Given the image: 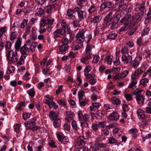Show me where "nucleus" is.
Returning <instances> with one entry per match:
<instances>
[{
	"label": "nucleus",
	"instance_id": "nucleus-1",
	"mask_svg": "<svg viewBox=\"0 0 151 151\" xmlns=\"http://www.w3.org/2000/svg\"><path fill=\"white\" fill-rule=\"evenodd\" d=\"M115 14L114 10H111L104 19V23L103 24L104 27H106L107 26V24L110 22L108 24V27L112 29L116 27L115 25L118 22L120 16L119 14H117L115 16Z\"/></svg>",
	"mask_w": 151,
	"mask_h": 151
},
{
	"label": "nucleus",
	"instance_id": "nucleus-2",
	"mask_svg": "<svg viewBox=\"0 0 151 151\" xmlns=\"http://www.w3.org/2000/svg\"><path fill=\"white\" fill-rule=\"evenodd\" d=\"M6 58L8 62L10 63H13L17 62L18 59L16 50L9 51L6 55Z\"/></svg>",
	"mask_w": 151,
	"mask_h": 151
},
{
	"label": "nucleus",
	"instance_id": "nucleus-3",
	"mask_svg": "<svg viewBox=\"0 0 151 151\" xmlns=\"http://www.w3.org/2000/svg\"><path fill=\"white\" fill-rule=\"evenodd\" d=\"M55 21L54 19H50L49 18L48 16L46 17H45L43 18L40 21V27L41 28L42 27H44L45 24H52Z\"/></svg>",
	"mask_w": 151,
	"mask_h": 151
},
{
	"label": "nucleus",
	"instance_id": "nucleus-4",
	"mask_svg": "<svg viewBox=\"0 0 151 151\" xmlns=\"http://www.w3.org/2000/svg\"><path fill=\"white\" fill-rule=\"evenodd\" d=\"M144 14V12H140L137 13L136 17H133L131 20V23L133 24L134 26L136 23L141 20Z\"/></svg>",
	"mask_w": 151,
	"mask_h": 151
},
{
	"label": "nucleus",
	"instance_id": "nucleus-5",
	"mask_svg": "<svg viewBox=\"0 0 151 151\" xmlns=\"http://www.w3.org/2000/svg\"><path fill=\"white\" fill-rule=\"evenodd\" d=\"M131 20L130 21L127 20L125 18H123L120 21V22L122 23L124 25V27L122 28L121 29V31H125L129 27L130 25L133 26V24L130 22Z\"/></svg>",
	"mask_w": 151,
	"mask_h": 151
},
{
	"label": "nucleus",
	"instance_id": "nucleus-6",
	"mask_svg": "<svg viewBox=\"0 0 151 151\" xmlns=\"http://www.w3.org/2000/svg\"><path fill=\"white\" fill-rule=\"evenodd\" d=\"M86 139L84 136L80 137L77 138L76 145L79 147L78 148H82L84 147L86 143Z\"/></svg>",
	"mask_w": 151,
	"mask_h": 151
},
{
	"label": "nucleus",
	"instance_id": "nucleus-7",
	"mask_svg": "<svg viewBox=\"0 0 151 151\" xmlns=\"http://www.w3.org/2000/svg\"><path fill=\"white\" fill-rule=\"evenodd\" d=\"M49 116L51 120L54 121L53 123L61 122V119L58 118V116L56 112L53 111H51L49 113Z\"/></svg>",
	"mask_w": 151,
	"mask_h": 151
},
{
	"label": "nucleus",
	"instance_id": "nucleus-8",
	"mask_svg": "<svg viewBox=\"0 0 151 151\" xmlns=\"http://www.w3.org/2000/svg\"><path fill=\"white\" fill-rule=\"evenodd\" d=\"M114 6V3L112 1H104L101 4L100 8L101 10L103 11L106 8H111Z\"/></svg>",
	"mask_w": 151,
	"mask_h": 151
},
{
	"label": "nucleus",
	"instance_id": "nucleus-9",
	"mask_svg": "<svg viewBox=\"0 0 151 151\" xmlns=\"http://www.w3.org/2000/svg\"><path fill=\"white\" fill-rule=\"evenodd\" d=\"M124 0H121L120 1L117 3V4L118 6L117 9L118 10L122 12L126 9H126V8L127 7V5L124 4ZM127 9L129 10L130 9V8H129Z\"/></svg>",
	"mask_w": 151,
	"mask_h": 151
},
{
	"label": "nucleus",
	"instance_id": "nucleus-10",
	"mask_svg": "<svg viewBox=\"0 0 151 151\" xmlns=\"http://www.w3.org/2000/svg\"><path fill=\"white\" fill-rule=\"evenodd\" d=\"M75 10H76V12H77L78 17L81 20L83 19L86 17V14L85 11L79 10V8L78 7L75 8Z\"/></svg>",
	"mask_w": 151,
	"mask_h": 151
},
{
	"label": "nucleus",
	"instance_id": "nucleus-11",
	"mask_svg": "<svg viewBox=\"0 0 151 151\" xmlns=\"http://www.w3.org/2000/svg\"><path fill=\"white\" fill-rule=\"evenodd\" d=\"M128 73V70H125L123 71L121 74L118 73L116 74L114 77V79L117 80L125 78L127 76Z\"/></svg>",
	"mask_w": 151,
	"mask_h": 151
},
{
	"label": "nucleus",
	"instance_id": "nucleus-12",
	"mask_svg": "<svg viewBox=\"0 0 151 151\" xmlns=\"http://www.w3.org/2000/svg\"><path fill=\"white\" fill-rule=\"evenodd\" d=\"M119 117L118 114L116 112H113L110 114L108 116L107 119L109 120L108 122L111 121H116Z\"/></svg>",
	"mask_w": 151,
	"mask_h": 151
},
{
	"label": "nucleus",
	"instance_id": "nucleus-13",
	"mask_svg": "<svg viewBox=\"0 0 151 151\" xmlns=\"http://www.w3.org/2000/svg\"><path fill=\"white\" fill-rule=\"evenodd\" d=\"M122 59L123 62L128 64L131 63L132 60V57L129 55L127 56L125 55H123L122 56Z\"/></svg>",
	"mask_w": 151,
	"mask_h": 151
},
{
	"label": "nucleus",
	"instance_id": "nucleus-14",
	"mask_svg": "<svg viewBox=\"0 0 151 151\" xmlns=\"http://www.w3.org/2000/svg\"><path fill=\"white\" fill-rule=\"evenodd\" d=\"M143 72V71L140 68H138L134 71V75H132V80L134 81L137 77L141 75Z\"/></svg>",
	"mask_w": 151,
	"mask_h": 151
},
{
	"label": "nucleus",
	"instance_id": "nucleus-15",
	"mask_svg": "<svg viewBox=\"0 0 151 151\" xmlns=\"http://www.w3.org/2000/svg\"><path fill=\"white\" fill-rule=\"evenodd\" d=\"M136 100L137 103L139 105H142L145 100V96H144L141 94H137L136 97Z\"/></svg>",
	"mask_w": 151,
	"mask_h": 151
},
{
	"label": "nucleus",
	"instance_id": "nucleus-16",
	"mask_svg": "<svg viewBox=\"0 0 151 151\" xmlns=\"http://www.w3.org/2000/svg\"><path fill=\"white\" fill-rule=\"evenodd\" d=\"M20 51L22 55H27L29 53V50L26 45L22 47Z\"/></svg>",
	"mask_w": 151,
	"mask_h": 151
},
{
	"label": "nucleus",
	"instance_id": "nucleus-17",
	"mask_svg": "<svg viewBox=\"0 0 151 151\" xmlns=\"http://www.w3.org/2000/svg\"><path fill=\"white\" fill-rule=\"evenodd\" d=\"M138 60V57H136L133 60H132L131 62V66L134 68H137L139 63V62Z\"/></svg>",
	"mask_w": 151,
	"mask_h": 151
},
{
	"label": "nucleus",
	"instance_id": "nucleus-18",
	"mask_svg": "<svg viewBox=\"0 0 151 151\" xmlns=\"http://www.w3.org/2000/svg\"><path fill=\"white\" fill-rule=\"evenodd\" d=\"M94 145L96 147L101 148H105L106 147V143H103L100 142H95Z\"/></svg>",
	"mask_w": 151,
	"mask_h": 151
},
{
	"label": "nucleus",
	"instance_id": "nucleus-19",
	"mask_svg": "<svg viewBox=\"0 0 151 151\" xmlns=\"http://www.w3.org/2000/svg\"><path fill=\"white\" fill-rule=\"evenodd\" d=\"M67 29L62 28V29H59V32L61 35L63 36H66L67 32H69V30H66Z\"/></svg>",
	"mask_w": 151,
	"mask_h": 151
},
{
	"label": "nucleus",
	"instance_id": "nucleus-20",
	"mask_svg": "<svg viewBox=\"0 0 151 151\" xmlns=\"http://www.w3.org/2000/svg\"><path fill=\"white\" fill-rule=\"evenodd\" d=\"M62 28H66L67 30H70V28L69 25L66 23V21L64 20H63L61 23Z\"/></svg>",
	"mask_w": 151,
	"mask_h": 151
},
{
	"label": "nucleus",
	"instance_id": "nucleus-21",
	"mask_svg": "<svg viewBox=\"0 0 151 151\" xmlns=\"http://www.w3.org/2000/svg\"><path fill=\"white\" fill-rule=\"evenodd\" d=\"M118 35L116 33H113L109 34L107 37L109 40H114L117 36Z\"/></svg>",
	"mask_w": 151,
	"mask_h": 151
},
{
	"label": "nucleus",
	"instance_id": "nucleus-22",
	"mask_svg": "<svg viewBox=\"0 0 151 151\" xmlns=\"http://www.w3.org/2000/svg\"><path fill=\"white\" fill-rule=\"evenodd\" d=\"M56 135L58 139V140L60 142L62 140V139H63V138H64V137H65L64 135L62 132H57Z\"/></svg>",
	"mask_w": 151,
	"mask_h": 151
},
{
	"label": "nucleus",
	"instance_id": "nucleus-23",
	"mask_svg": "<svg viewBox=\"0 0 151 151\" xmlns=\"http://www.w3.org/2000/svg\"><path fill=\"white\" fill-rule=\"evenodd\" d=\"M21 41L20 38H18L17 40L15 45V47L16 50H18L21 46Z\"/></svg>",
	"mask_w": 151,
	"mask_h": 151
},
{
	"label": "nucleus",
	"instance_id": "nucleus-24",
	"mask_svg": "<svg viewBox=\"0 0 151 151\" xmlns=\"http://www.w3.org/2000/svg\"><path fill=\"white\" fill-rule=\"evenodd\" d=\"M112 103L116 105H118L121 104V101L116 97H114L112 99Z\"/></svg>",
	"mask_w": 151,
	"mask_h": 151
},
{
	"label": "nucleus",
	"instance_id": "nucleus-25",
	"mask_svg": "<svg viewBox=\"0 0 151 151\" xmlns=\"http://www.w3.org/2000/svg\"><path fill=\"white\" fill-rule=\"evenodd\" d=\"M85 33V31L83 30L79 32L76 35V38H85V37L84 36Z\"/></svg>",
	"mask_w": 151,
	"mask_h": 151
},
{
	"label": "nucleus",
	"instance_id": "nucleus-26",
	"mask_svg": "<svg viewBox=\"0 0 151 151\" xmlns=\"http://www.w3.org/2000/svg\"><path fill=\"white\" fill-rule=\"evenodd\" d=\"M53 35L54 39L60 37L61 35L59 32V30L58 29L56 30L53 33Z\"/></svg>",
	"mask_w": 151,
	"mask_h": 151
},
{
	"label": "nucleus",
	"instance_id": "nucleus-27",
	"mask_svg": "<svg viewBox=\"0 0 151 151\" xmlns=\"http://www.w3.org/2000/svg\"><path fill=\"white\" fill-rule=\"evenodd\" d=\"M20 123H17L14 125V131L16 133H18L20 132L19 128L21 127Z\"/></svg>",
	"mask_w": 151,
	"mask_h": 151
},
{
	"label": "nucleus",
	"instance_id": "nucleus-28",
	"mask_svg": "<svg viewBox=\"0 0 151 151\" xmlns=\"http://www.w3.org/2000/svg\"><path fill=\"white\" fill-rule=\"evenodd\" d=\"M100 17V16L98 15L94 17L93 18H91L90 20L91 22L95 23L99 21Z\"/></svg>",
	"mask_w": 151,
	"mask_h": 151
},
{
	"label": "nucleus",
	"instance_id": "nucleus-29",
	"mask_svg": "<svg viewBox=\"0 0 151 151\" xmlns=\"http://www.w3.org/2000/svg\"><path fill=\"white\" fill-rule=\"evenodd\" d=\"M145 4L144 3L141 4L140 5L139 4V6L137 8L138 10L140 12H144V10L145 9Z\"/></svg>",
	"mask_w": 151,
	"mask_h": 151
},
{
	"label": "nucleus",
	"instance_id": "nucleus-30",
	"mask_svg": "<svg viewBox=\"0 0 151 151\" xmlns=\"http://www.w3.org/2000/svg\"><path fill=\"white\" fill-rule=\"evenodd\" d=\"M59 50L61 51H65L67 50L68 48V45H62L59 47Z\"/></svg>",
	"mask_w": 151,
	"mask_h": 151
},
{
	"label": "nucleus",
	"instance_id": "nucleus-31",
	"mask_svg": "<svg viewBox=\"0 0 151 151\" xmlns=\"http://www.w3.org/2000/svg\"><path fill=\"white\" fill-rule=\"evenodd\" d=\"M149 81V80L147 78H143L140 81V83L143 86H145L146 83Z\"/></svg>",
	"mask_w": 151,
	"mask_h": 151
},
{
	"label": "nucleus",
	"instance_id": "nucleus-32",
	"mask_svg": "<svg viewBox=\"0 0 151 151\" xmlns=\"http://www.w3.org/2000/svg\"><path fill=\"white\" fill-rule=\"evenodd\" d=\"M76 42L77 43H80L81 44V46L82 47L83 45V44H82V43L85 40V38H76Z\"/></svg>",
	"mask_w": 151,
	"mask_h": 151
},
{
	"label": "nucleus",
	"instance_id": "nucleus-33",
	"mask_svg": "<svg viewBox=\"0 0 151 151\" xmlns=\"http://www.w3.org/2000/svg\"><path fill=\"white\" fill-rule=\"evenodd\" d=\"M6 43L5 45L6 50H9L11 47L12 43L9 41H6Z\"/></svg>",
	"mask_w": 151,
	"mask_h": 151
},
{
	"label": "nucleus",
	"instance_id": "nucleus-34",
	"mask_svg": "<svg viewBox=\"0 0 151 151\" xmlns=\"http://www.w3.org/2000/svg\"><path fill=\"white\" fill-rule=\"evenodd\" d=\"M33 43V42L31 43V41L30 40H28L27 41L26 43L24 45H26L27 48H28L29 49H30V47L32 46Z\"/></svg>",
	"mask_w": 151,
	"mask_h": 151
},
{
	"label": "nucleus",
	"instance_id": "nucleus-35",
	"mask_svg": "<svg viewBox=\"0 0 151 151\" xmlns=\"http://www.w3.org/2000/svg\"><path fill=\"white\" fill-rule=\"evenodd\" d=\"M76 10H75V9L74 10L71 9H69L67 11V15L69 17H72L73 16V14L76 12Z\"/></svg>",
	"mask_w": 151,
	"mask_h": 151
},
{
	"label": "nucleus",
	"instance_id": "nucleus-36",
	"mask_svg": "<svg viewBox=\"0 0 151 151\" xmlns=\"http://www.w3.org/2000/svg\"><path fill=\"white\" fill-rule=\"evenodd\" d=\"M17 33L16 32H14L11 33L10 35V39L11 40H14L17 37Z\"/></svg>",
	"mask_w": 151,
	"mask_h": 151
},
{
	"label": "nucleus",
	"instance_id": "nucleus-37",
	"mask_svg": "<svg viewBox=\"0 0 151 151\" xmlns=\"http://www.w3.org/2000/svg\"><path fill=\"white\" fill-rule=\"evenodd\" d=\"M7 30L6 27L0 28V37H1L4 33H5Z\"/></svg>",
	"mask_w": 151,
	"mask_h": 151
},
{
	"label": "nucleus",
	"instance_id": "nucleus-38",
	"mask_svg": "<svg viewBox=\"0 0 151 151\" xmlns=\"http://www.w3.org/2000/svg\"><path fill=\"white\" fill-rule=\"evenodd\" d=\"M132 81L130 83V85L128 86V88H130L132 89H134V87L135 86V85L137 84V81H134L132 80Z\"/></svg>",
	"mask_w": 151,
	"mask_h": 151
},
{
	"label": "nucleus",
	"instance_id": "nucleus-39",
	"mask_svg": "<svg viewBox=\"0 0 151 151\" xmlns=\"http://www.w3.org/2000/svg\"><path fill=\"white\" fill-rule=\"evenodd\" d=\"M72 23L74 27L76 28L80 27L81 24L79 21L76 20L73 21Z\"/></svg>",
	"mask_w": 151,
	"mask_h": 151
},
{
	"label": "nucleus",
	"instance_id": "nucleus-40",
	"mask_svg": "<svg viewBox=\"0 0 151 151\" xmlns=\"http://www.w3.org/2000/svg\"><path fill=\"white\" fill-rule=\"evenodd\" d=\"M96 9V7L94 5H91L88 9L89 13L91 14L94 12Z\"/></svg>",
	"mask_w": 151,
	"mask_h": 151
},
{
	"label": "nucleus",
	"instance_id": "nucleus-41",
	"mask_svg": "<svg viewBox=\"0 0 151 151\" xmlns=\"http://www.w3.org/2000/svg\"><path fill=\"white\" fill-rule=\"evenodd\" d=\"M84 75L87 78H94L95 77V75L94 74H91L88 73H85Z\"/></svg>",
	"mask_w": 151,
	"mask_h": 151
},
{
	"label": "nucleus",
	"instance_id": "nucleus-42",
	"mask_svg": "<svg viewBox=\"0 0 151 151\" xmlns=\"http://www.w3.org/2000/svg\"><path fill=\"white\" fill-rule=\"evenodd\" d=\"M31 114L29 113L25 112L23 114V118L24 120H26L30 117Z\"/></svg>",
	"mask_w": 151,
	"mask_h": 151
},
{
	"label": "nucleus",
	"instance_id": "nucleus-43",
	"mask_svg": "<svg viewBox=\"0 0 151 151\" xmlns=\"http://www.w3.org/2000/svg\"><path fill=\"white\" fill-rule=\"evenodd\" d=\"M65 120L68 122H72V123H76V122L73 120V118L71 116H67L65 118Z\"/></svg>",
	"mask_w": 151,
	"mask_h": 151
},
{
	"label": "nucleus",
	"instance_id": "nucleus-44",
	"mask_svg": "<svg viewBox=\"0 0 151 151\" xmlns=\"http://www.w3.org/2000/svg\"><path fill=\"white\" fill-rule=\"evenodd\" d=\"M34 124L35 123H24V126L26 129H31Z\"/></svg>",
	"mask_w": 151,
	"mask_h": 151
},
{
	"label": "nucleus",
	"instance_id": "nucleus-45",
	"mask_svg": "<svg viewBox=\"0 0 151 151\" xmlns=\"http://www.w3.org/2000/svg\"><path fill=\"white\" fill-rule=\"evenodd\" d=\"M28 95L30 96L33 97L35 94V92L30 89L29 91H27Z\"/></svg>",
	"mask_w": 151,
	"mask_h": 151
},
{
	"label": "nucleus",
	"instance_id": "nucleus-46",
	"mask_svg": "<svg viewBox=\"0 0 151 151\" xmlns=\"http://www.w3.org/2000/svg\"><path fill=\"white\" fill-rule=\"evenodd\" d=\"M28 21V20L26 19H24L23 20L21 24V28H23L25 26L27 25Z\"/></svg>",
	"mask_w": 151,
	"mask_h": 151
},
{
	"label": "nucleus",
	"instance_id": "nucleus-47",
	"mask_svg": "<svg viewBox=\"0 0 151 151\" xmlns=\"http://www.w3.org/2000/svg\"><path fill=\"white\" fill-rule=\"evenodd\" d=\"M151 18V9L150 8L149 10L147 12V17L146 18V20H149Z\"/></svg>",
	"mask_w": 151,
	"mask_h": 151
},
{
	"label": "nucleus",
	"instance_id": "nucleus-48",
	"mask_svg": "<svg viewBox=\"0 0 151 151\" xmlns=\"http://www.w3.org/2000/svg\"><path fill=\"white\" fill-rule=\"evenodd\" d=\"M111 56H108L106 58V61L108 64L110 65L111 64L112 62V58Z\"/></svg>",
	"mask_w": 151,
	"mask_h": 151
},
{
	"label": "nucleus",
	"instance_id": "nucleus-49",
	"mask_svg": "<svg viewBox=\"0 0 151 151\" xmlns=\"http://www.w3.org/2000/svg\"><path fill=\"white\" fill-rule=\"evenodd\" d=\"M69 123H65L63 127L64 129L65 130L67 131H69L70 130V126Z\"/></svg>",
	"mask_w": 151,
	"mask_h": 151
},
{
	"label": "nucleus",
	"instance_id": "nucleus-50",
	"mask_svg": "<svg viewBox=\"0 0 151 151\" xmlns=\"http://www.w3.org/2000/svg\"><path fill=\"white\" fill-rule=\"evenodd\" d=\"M61 42L63 45H68L69 40L66 38H63Z\"/></svg>",
	"mask_w": 151,
	"mask_h": 151
},
{
	"label": "nucleus",
	"instance_id": "nucleus-51",
	"mask_svg": "<svg viewBox=\"0 0 151 151\" xmlns=\"http://www.w3.org/2000/svg\"><path fill=\"white\" fill-rule=\"evenodd\" d=\"M136 28L135 27H131L130 28V30L129 32V34L130 35H132L136 31Z\"/></svg>",
	"mask_w": 151,
	"mask_h": 151
},
{
	"label": "nucleus",
	"instance_id": "nucleus-52",
	"mask_svg": "<svg viewBox=\"0 0 151 151\" xmlns=\"http://www.w3.org/2000/svg\"><path fill=\"white\" fill-rule=\"evenodd\" d=\"M66 36L69 37L70 38V40L71 41L74 39V35L69 31V32H67Z\"/></svg>",
	"mask_w": 151,
	"mask_h": 151
},
{
	"label": "nucleus",
	"instance_id": "nucleus-53",
	"mask_svg": "<svg viewBox=\"0 0 151 151\" xmlns=\"http://www.w3.org/2000/svg\"><path fill=\"white\" fill-rule=\"evenodd\" d=\"M88 101L87 99H84V100L81 101H79L80 105L81 106H84L86 104V101Z\"/></svg>",
	"mask_w": 151,
	"mask_h": 151
},
{
	"label": "nucleus",
	"instance_id": "nucleus-54",
	"mask_svg": "<svg viewBox=\"0 0 151 151\" xmlns=\"http://www.w3.org/2000/svg\"><path fill=\"white\" fill-rule=\"evenodd\" d=\"M90 116L88 114H86L83 116V119L86 122H88L89 120Z\"/></svg>",
	"mask_w": 151,
	"mask_h": 151
},
{
	"label": "nucleus",
	"instance_id": "nucleus-55",
	"mask_svg": "<svg viewBox=\"0 0 151 151\" xmlns=\"http://www.w3.org/2000/svg\"><path fill=\"white\" fill-rule=\"evenodd\" d=\"M150 29L149 27H145L143 30V34L144 35H147L150 31Z\"/></svg>",
	"mask_w": 151,
	"mask_h": 151
},
{
	"label": "nucleus",
	"instance_id": "nucleus-56",
	"mask_svg": "<svg viewBox=\"0 0 151 151\" xmlns=\"http://www.w3.org/2000/svg\"><path fill=\"white\" fill-rule=\"evenodd\" d=\"M61 143H63L64 144H66L69 142V139L67 136H65L63 139L61 141Z\"/></svg>",
	"mask_w": 151,
	"mask_h": 151
},
{
	"label": "nucleus",
	"instance_id": "nucleus-57",
	"mask_svg": "<svg viewBox=\"0 0 151 151\" xmlns=\"http://www.w3.org/2000/svg\"><path fill=\"white\" fill-rule=\"evenodd\" d=\"M50 104V106H51V105L52 106L51 107H53L54 109H56L58 107V105H57L56 103L53 100L51 101Z\"/></svg>",
	"mask_w": 151,
	"mask_h": 151
},
{
	"label": "nucleus",
	"instance_id": "nucleus-58",
	"mask_svg": "<svg viewBox=\"0 0 151 151\" xmlns=\"http://www.w3.org/2000/svg\"><path fill=\"white\" fill-rule=\"evenodd\" d=\"M85 91L82 90H80L78 93V96L80 97H84Z\"/></svg>",
	"mask_w": 151,
	"mask_h": 151
},
{
	"label": "nucleus",
	"instance_id": "nucleus-59",
	"mask_svg": "<svg viewBox=\"0 0 151 151\" xmlns=\"http://www.w3.org/2000/svg\"><path fill=\"white\" fill-rule=\"evenodd\" d=\"M109 144H112L117 142V141L114 138H110L109 140Z\"/></svg>",
	"mask_w": 151,
	"mask_h": 151
},
{
	"label": "nucleus",
	"instance_id": "nucleus-60",
	"mask_svg": "<svg viewBox=\"0 0 151 151\" xmlns=\"http://www.w3.org/2000/svg\"><path fill=\"white\" fill-rule=\"evenodd\" d=\"M58 102L61 105L64 106L65 105V102L63 100H58Z\"/></svg>",
	"mask_w": 151,
	"mask_h": 151
},
{
	"label": "nucleus",
	"instance_id": "nucleus-61",
	"mask_svg": "<svg viewBox=\"0 0 151 151\" xmlns=\"http://www.w3.org/2000/svg\"><path fill=\"white\" fill-rule=\"evenodd\" d=\"M124 96L128 101H130L132 99L131 95L130 94H125Z\"/></svg>",
	"mask_w": 151,
	"mask_h": 151
},
{
	"label": "nucleus",
	"instance_id": "nucleus-62",
	"mask_svg": "<svg viewBox=\"0 0 151 151\" xmlns=\"http://www.w3.org/2000/svg\"><path fill=\"white\" fill-rule=\"evenodd\" d=\"M49 144L50 146L52 147H56V145H55V143L54 141L53 140H51L49 142Z\"/></svg>",
	"mask_w": 151,
	"mask_h": 151
},
{
	"label": "nucleus",
	"instance_id": "nucleus-63",
	"mask_svg": "<svg viewBox=\"0 0 151 151\" xmlns=\"http://www.w3.org/2000/svg\"><path fill=\"white\" fill-rule=\"evenodd\" d=\"M90 149V151H91V150H92V151H98L99 150L98 147H96L93 146H91Z\"/></svg>",
	"mask_w": 151,
	"mask_h": 151
},
{
	"label": "nucleus",
	"instance_id": "nucleus-64",
	"mask_svg": "<svg viewBox=\"0 0 151 151\" xmlns=\"http://www.w3.org/2000/svg\"><path fill=\"white\" fill-rule=\"evenodd\" d=\"M145 111L150 114H151V106H147L145 108Z\"/></svg>",
	"mask_w": 151,
	"mask_h": 151
}]
</instances>
